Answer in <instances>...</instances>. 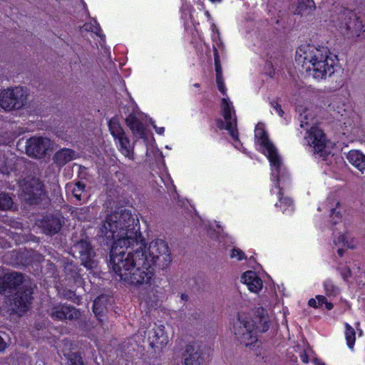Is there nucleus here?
<instances>
[{
    "instance_id": "obj_1",
    "label": "nucleus",
    "mask_w": 365,
    "mask_h": 365,
    "mask_svg": "<svg viewBox=\"0 0 365 365\" xmlns=\"http://www.w3.org/2000/svg\"><path fill=\"white\" fill-rule=\"evenodd\" d=\"M138 220L130 210H120L108 215L100 227L107 243L113 240L110 253V266L120 280L131 284H147L152 273L147 271L139 248L143 243L138 240Z\"/></svg>"
},
{
    "instance_id": "obj_2",
    "label": "nucleus",
    "mask_w": 365,
    "mask_h": 365,
    "mask_svg": "<svg viewBox=\"0 0 365 365\" xmlns=\"http://www.w3.org/2000/svg\"><path fill=\"white\" fill-rule=\"evenodd\" d=\"M255 139L257 150L264 154L270 163L272 182L270 192L272 195L276 194L279 199L275 207H279L284 214L290 215L294 210L293 201L288 197H283L281 187V185H284L289 180V174L276 148L269 141L263 123H259L256 125Z\"/></svg>"
},
{
    "instance_id": "obj_3",
    "label": "nucleus",
    "mask_w": 365,
    "mask_h": 365,
    "mask_svg": "<svg viewBox=\"0 0 365 365\" xmlns=\"http://www.w3.org/2000/svg\"><path fill=\"white\" fill-rule=\"evenodd\" d=\"M296 61L317 80L325 79L334 73L335 61L327 47L302 45L297 50Z\"/></svg>"
},
{
    "instance_id": "obj_4",
    "label": "nucleus",
    "mask_w": 365,
    "mask_h": 365,
    "mask_svg": "<svg viewBox=\"0 0 365 365\" xmlns=\"http://www.w3.org/2000/svg\"><path fill=\"white\" fill-rule=\"evenodd\" d=\"M269 329L266 311L259 307L252 313L241 312L233 325V332L237 340L246 346L256 342L257 331L264 332Z\"/></svg>"
},
{
    "instance_id": "obj_5",
    "label": "nucleus",
    "mask_w": 365,
    "mask_h": 365,
    "mask_svg": "<svg viewBox=\"0 0 365 365\" xmlns=\"http://www.w3.org/2000/svg\"><path fill=\"white\" fill-rule=\"evenodd\" d=\"M296 111L299 113L300 127L307 130L304 135L305 143L310 148H313L314 153L324 156L327 153V140L323 131L314 125V115L312 111L303 105H297Z\"/></svg>"
},
{
    "instance_id": "obj_6",
    "label": "nucleus",
    "mask_w": 365,
    "mask_h": 365,
    "mask_svg": "<svg viewBox=\"0 0 365 365\" xmlns=\"http://www.w3.org/2000/svg\"><path fill=\"white\" fill-rule=\"evenodd\" d=\"M138 240L143 243V247L139 248L140 253L143 254V261L147 262L145 267L153 276L152 266L158 262L161 266H166L171 261L170 254L168 244L163 240L157 239L150 242L148 250L138 231Z\"/></svg>"
},
{
    "instance_id": "obj_7",
    "label": "nucleus",
    "mask_w": 365,
    "mask_h": 365,
    "mask_svg": "<svg viewBox=\"0 0 365 365\" xmlns=\"http://www.w3.org/2000/svg\"><path fill=\"white\" fill-rule=\"evenodd\" d=\"M221 113L224 120L218 119L217 120V127L222 130H227L234 141V146L245 153V149L238 138V131L237 129V117L232 103L228 98H223L221 103Z\"/></svg>"
},
{
    "instance_id": "obj_8",
    "label": "nucleus",
    "mask_w": 365,
    "mask_h": 365,
    "mask_svg": "<svg viewBox=\"0 0 365 365\" xmlns=\"http://www.w3.org/2000/svg\"><path fill=\"white\" fill-rule=\"evenodd\" d=\"M26 98V93L22 87L3 90L0 92V107L5 110L19 108Z\"/></svg>"
},
{
    "instance_id": "obj_9",
    "label": "nucleus",
    "mask_w": 365,
    "mask_h": 365,
    "mask_svg": "<svg viewBox=\"0 0 365 365\" xmlns=\"http://www.w3.org/2000/svg\"><path fill=\"white\" fill-rule=\"evenodd\" d=\"M23 190V197L29 204H39L42 201H48L43 183L36 178L31 179L25 184Z\"/></svg>"
},
{
    "instance_id": "obj_10",
    "label": "nucleus",
    "mask_w": 365,
    "mask_h": 365,
    "mask_svg": "<svg viewBox=\"0 0 365 365\" xmlns=\"http://www.w3.org/2000/svg\"><path fill=\"white\" fill-rule=\"evenodd\" d=\"M51 147V140L47 138L34 136L26 142V153L34 158L43 157Z\"/></svg>"
},
{
    "instance_id": "obj_11",
    "label": "nucleus",
    "mask_w": 365,
    "mask_h": 365,
    "mask_svg": "<svg viewBox=\"0 0 365 365\" xmlns=\"http://www.w3.org/2000/svg\"><path fill=\"white\" fill-rule=\"evenodd\" d=\"M211 31H212V40L213 41V51H214V58H215V66L216 71V78H220L222 77V68L220 66V53H222L224 51V46L220 38V34L219 29L217 26L212 23L211 24Z\"/></svg>"
},
{
    "instance_id": "obj_12",
    "label": "nucleus",
    "mask_w": 365,
    "mask_h": 365,
    "mask_svg": "<svg viewBox=\"0 0 365 365\" xmlns=\"http://www.w3.org/2000/svg\"><path fill=\"white\" fill-rule=\"evenodd\" d=\"M24 287H19V290L14 299L13 310L19 315L24 313L29 309L31 299V288L28 287L23 290Z\"/></svg>"
},
{
    "instance_id": "obj_13",
    "label": "nucleus",
    "mask_w": 365,
    "mask_h": 365,
    "mask_svg": "<svg viewBox=\"0 0 365 365\" xmlns=\"http://www.w3.org/2000/svg\"><path fill=\"white\" fill-rule=\"evenodd\" d=\"M318 210L329 212L331 220L334 225L341 222V206L338 200L334 197H329L318 207Z\"/></svg>"
},
{
    "instance_id": "obj_14",
    "label": "nucleus",
    "mask_w": 365,
    "mask_h": 365,
    "mask_svg": "<svg viewBox=\"0 0 365 365\" xmlns=\"http://www.w3.org/2000/svg\"><path fill=\"white\" fill-rule=\"evenodd\" d=\"M53 319L58 320L73 319L80 317V312L72 307L59 304L53 307L49 311Z\"/></svg>"
},
{
    "instance_id": "obj_15",
    "label": "nucleus",
    "mask_w": 365,
    "mask_h": 365,
    "mask_svg": "<svg viewBox=\"0 0 365 365\" xmlns=\"http://www.w3.org/2000/svg\"><path fill=\"white\" fill-rule=\"evenodd\" d=\"M24 280V277L21 274L17 272L6 274L3 277H0V294L7 289H17Z\"/></svg>"
},
{
    "instance_id": "obj_16",
    "label": "nucleus",
    "mask_w": 365,
    "mask_h": 365,
    "mask_svg": "<svg viewBox=\"0 0 365 365\" xmlns=\"http://www.w3.org/2000/svg\"><path fill=\"white\" fill-rule=\"evenodd\" d=\"M150 346L154 348H163L168 343V336L163 325H155L148 336Z\"/></svg>"
},
{
    "instance_id": "obj_17",
    "label": "nucleus",
    "mask_w": 365,
    "mask_h": 365,
    "mask_svg": "<svg viewBox=\"0 0 365 365\" xmlns=\"http://www.w3.org/2000/svg\"><path fill=\"white\" fill-rule=\"evenodd\" d=\"M131 103L133 107V113L126 117V124L132 130L133 135L138 136L139 138H143L145 135L144 126L137 118V113L135 110L137 108V105L133 101H132Z\"/></svg>"
},
{
    "instance_id": "obj_18",
    "label": "nucleus",
    "mask_w": 365,
    "mask_h": 365,
    "mask_svg": "<svg viewBox=\"0 0 365 365\" xmlns=\"http://www.w3.org/2000/svg\"><path fill=\"white\" fill-rule=\"evenodd\" d=\"M241 282L247 285L248 289L258 293L263 287L261 278L253 271H247L241 277Z\"/></svg>"
},
{
    "instance_id": "obj_19",
    "label": "nucleus",
    "mask_w": 365,
    "mask_h": 365,
    "mask_svg": "<svg viewBox=\"0 0 365 365\" xmlns=\"http://www.w3.org/2000/svg\"><path fill=\"white\" fill-rule=\"evenodd\" d=\"M334 245L338 247L337 253L340 257L344 255V249H354L357 245V241L351 236L349 232L339 235L334 240Z\"/></svg>"
},
{
    "instance_id": "obj_20",
    "label": "nucleus",
    "mask_w": 365,
    "mask_h": 365,
    "mask_svg": "<svg viewBox=\"0 0 365 365\" xmlns=\"http://www.w3.org/2000/svg\"><path fill=\"white\" fill-rule=\"evenodd\" d=\"M204 361V356L199 347L188 345L185 354V365H201Z\"/></svg>"
},
{
    "instance_id": "obj_21",
    "label": "nucleus",
    "mask_w": 365,
    "mask_h": 365,
    "mask_svg": "<svg viewBox=\"0 0 365 365\" xmlns=\"http://www.w3.org/2000/svg\"><path fill=\"white\" fill-rule=\"evenodd\" d=\"M115 143L122 155L129 160H134V145L131 144L130 140L125 134L114 140Z\"/></svg>"
},
{
    "instance_id": "obj_22",
    "label": "nucleus",
    "mask_w": 365,
    "mask_h": 365,
    "mask_svg": "<svg viewBox=\"0 0 365 365\" xmlns=\"http://www.w3.org/2000/svg\"><path fill=\"white\" fill-rule=\"evenodd\" d=\"M41 226L43 232L46 235H53L58 232L61 228V223L59 218L53 216H46L41 221Z\"/></svg>"
},
{
    "instance_id": "obj_23",
    "label": "nucleus",
    "mask_w": 365,
    "mask_h": 365,
    "mask_svg": "<svg viewBox=\"0 0 365 365\" xmlns=\"http://www.w3.org/2000/svg\"><path fill=\"white\" fill-rule=\"evenodd\" d=\"M346 159L350 164L359 171L365 170V155L358 150H351L346 155Z\"/></svg>"
},
{
    "instance_id": "obj_24",
    "label": "nucleus",
    "mask_w": 365,
    "mask_h": 365,
    "mask_svg": "<svg viewBox=\"0 0 365 365\" xmlns=\"http://www.w3.org/2000/svg\"><path fill=\"white\" fill-rule=\"evenodd\" d=\"M85 251L81 250V259L82 264L88 269H92L96 267L97 262L93 259V250L89 245H86Z\"/></svg>"
},
{
    "instance_id": "obj_25",
    "label": "nucleus",
    "mask_w": 365,
    "mask_h": 365,
    "mask_svg": "<svg viewBox=\"0 0 365 365\" xmlns=\"http://www.w3.org/2000/svg\"><path fill=\"white\" fill-rule=\"evenodd\" d=\"M75 153L72 150L64 148L58 151L54 155V160L58 165H63L75 158Z\"/></svg>"
},
{
    "instance_id": "obj_26",
    "label": "nucleus",
    "mask_w": 365,
    "mask_h": 365,
    "mask_svg": "<svg viewBox=\"0 0 365 365\" xmlns=\"http://www.w3.org/2000/svg\"><path fill=\"white\" fill-rule=\"evenodd\" d=\"M308 304L313 308H319L324 305L327 310H331L334 308V304L329 302L325 296L319 294L317 295L315 298L310 299Z\"/></svg>"
},
{
    "instance_id": "obj_27",
    "label": "nucleus",
    "mask_w": 365,
    "mask_h": 365,
    "mask_svg": "<svg viewBox=\"0 0 365 365\" xmlns=\"http://www.w3.org/2000/svg\"><path fill=\"white\" fill-rule=\"evenodd\" d=\"M323 288L326 296L329 298L336 297L341 292L340 288L335 285L330 279H327L323 282Z\"/></svg>"
},
{
    "instance_id": "obj_28",
    "label": "nucleus",
    "mask_w": 365,
    "mask_h": 365,
    "mask_svg": "<svg viewBox=\"0 0 365 365\" xmlns=\"http://www.w3.org/2000/svg\"><path fill=\"white\" fill-rule=\"evenodd\" d=\"M108 127L114 140L125 134L116 118H113L109 120Z\"/></svg>"
},
{
    "instance_id": "obj_29",
    "label": "nucleus",
    "mask_w": 365,
    "mask_h": 365,
    "mask_svg": "<svg viewBox=\"0 0 365 365\" xmlns=\"http://www.w3.org/2000/svg\"><path fill=\"white\" fill-rule=\"evenodd\" d=\"M66 190L68 192H72L76 200H81L82 195L85 190V185L84 184L78 182L75 184L67 185Z\"/></svg>"
},
{
    "instance_id": "obj_30",
    "label": "nucleus",
    "mask_w": 365,
    "mask_h": 365,
    "mask_svg": "<svg viewBox=\"0 0 365 365\" xmlns=\"http://www.w3.org/2000/svg\"><path fill=\"white\" fill-rule=\"evenodd\" d=\"M344 327L346 344L351 350H353L356 340V331L348 323H345Z\"/></svg>"
},
{
    "instance_id": "obj_31",
    "label": "nucleus",
    "mask_w": 365,
    "mask_h": 365,
    "mask_svg": "<svg viewBox=\"0 0 365 365\" xmlns=\"http://www.w3.org/2000/svg\"><path fill=\"white\" fill-rule=\"evenodd\" d=\"M192 6L189 4H182L180 11L181 17L184 21L185 27L187 28L192 23Z\"/></svg>"
},
{
    "instance_id": "obj_32",
    "label": "nucleus",
    "mask_w": 365,
    "mask_h": 365,
    "mask_svg": "<svg viewBox=\"0 0 365 365\" xmlns=\"http://www.w3.org/2000/svg\"><path fill=\"white\" fill-rule=\"evenodd\" d=\"M300 358L305 364L312 361L314 365H325V364L322 362L319 359L315 358L313 356L312 351L309 349L304 350V352L301 354Z\"/></svg>"
},
{
    "instance_id": "obj_33",
    "label": "nucleus",
    "mask_w": 365,
    "mask_h": 365,
    "mask_svg": "<svg viewBox=\"0 0 365 365\" xmlns=\"http://www.w3.org/2000/svg\"><path fill=\"white\" fill-rule=\"evenodd\" d=\"M346 29L356 36H359L364 31V25L362 24V22L359 21V18L355 19L354 25L353 26L351 24H346Z\"/></svg>"
},
{
    "instance_id": "obj_34",
    "label": "nucleus",
    "mask_w": 365,
    "mask_h": 365,
    "mask_svg": "<svg viewBox=\"0 0 365 365\" xmlns=\"http://www.w3.org/2000/svg\"><path fill=\"white\" fill-rule=\"evenodd\" d=\"M13 205V200L11 197L7 194H0V209L1 210H9Z\"/></svg>"
},
{
    "instance_id": "obj_35",
    "label": "nucleus",
    "mask_w": 365,
    "mask_h": 365,
    "mask_svg": "<svg viewBox=\"0 0 365 365\" xmlns=\"http://www.w3.org/2000/svg\"><path fill=\"white\" fill-rule=\"evenodd\" d=\"M83 27L86 31L93 32L99 36H101L100 25L96 20H93L90 23L85 24Z\"/></svg>"
},
{
    "instance_id": "obj_36",
    "label": "nucleus",
    "mask_w": 365,
    "mask_h": 365,
    "mask_svg": "<svg viewBox=\"0 0 365 365\" xmlns=\"http://www.w3.org/2000/svg\"><path fill=\"white\" fill-rule=\"evenodd\" d=\"M299 8L302 10L306 9L314 10L316 6L313 0H299Z\"/></svg>"
},
{
    "instance_id": "obj_37",
    "label": "nucleus",
    "mask_w": 365,
    "mask_h": 365,
    "mask_svg": "<svg viewBox=\"0 0 365 365\" xmlns=\"http://www.w3.org/2000/svg\"><path fill=\"white\" fill-rule=\"evenodd\" d=\"M161 180L170 192H171L172 190L175 191V187L173 185L171 178L168 175L165 174L163 176H161Z\"/></svg>"
},
{
    "instance_id": "obj_38",
    "label": "nucleus",
    "mask_w": 365,
    "mask_h": 365,
    "mask_svg": "<svg viewBox=\"0 0 365 365\" xmlns=\"http://www.w3.org/2000/svg\"><path fill=\"white\" fill-rule=\"evenodd\" d=\"M69 365H85L83 362L81 356L73 354L69 358Z\"/></svg>"
},
{
    "instance_id": "obj_39",
    "label": "nucleus",
    "mask_w": 365,
    "mask_h": 365,
    "mask_svg": "<svg viewBox=\"0 0 365 365\" xmlns=\"http://www.w3.org/2000/svg\"><path fill=\"white\" fill-rule=\"evenodd\" d=\"M230 257L232 259H237V260H242L245 257V255L240 249L234 248L231 252Z\"/></svg>"
},
{
    "instance_id": "obj_40",
    "label": "nucleus",
    "mask_w": 365,
    "mask_h": 365,
    "mask_svg": "<svg viewBox=\"0 0 365 365\" xmlns=\"http://www.w3.org/2000/svg\"><path fill=\"white\" fill-rule=\"evenodd\" d=\"M339 271L344 281H347L351 275V270L348 267H339Z\"/></svg>"
},
{
    "instance_id": "obj_41",
    "label": "nucleus",
    "mask_w": 365,
    "mask_h": 365,
    "mask_svg": "<svg viewBox=\"0 0 365 365\" xmlns=\"http://www.w3.org/2000/svg\"><path fill=\"white\" fill-rule=\"evenodd\" d=\"M65 269L67 272H73V274H72V277L73 278H77L78 277H80V274L78 273V267H76L75 265H73L72 263L71 264H68L66 267H65Z\"/></svg>"
},
{
    "instance_id": "obj_42",
    "label": "nucleus",
    "mask_w": 365,
    "mask_h": 365,
    "mask_svg": "<svg viewBox=\"0 0 365 365\" xmlns=\"http://www.w3.org/2000/svg\"><path fill=\"white\" fill-rule=\"evenodd\" d=\"M216 82H217V88H218V90L223 94V95H225L226 93V88H225V86L222 81V78H216Z\"/></svg>"
},
{
    "instance_id": "obj_43",
    "label": "nucleus",
    "mask_w": 365,
    "mask_h": 365,
    "mask_svg": "<svg viewBox=\"0 0 365 365\" xmlns=\"http://www.w3.org/2000/svg\"><path fill=\"white\" fill-rule=\"evenodd\" d=\"M272 106L276 113H277L279 116L282 117L284 111L282 110L281 106L278 104L277 102L272 103Z\"/></svg>"
},
{
    "instance_id": "obj_44",
    "label": "nucleus",
    "mask_w": 365,
    "mask_h": 365,
    "mask_svg": "<svg viewBox=\"0 0 365 365\" xmlns=\"http://www.w3.org/2000/svg\"><path fill=\"white\" fill-rule=\"evenodd\" d=\"M99 302H100V299H96L94 300L93 304V312L95 313L96 315H99L101 312V310H99L98 307Z\"/></svg>"
},
{
    "instance_id": "obj_45",
    "label": "nucleus",
    "mask_w": 365,
    "mask_h": 365,
    "mask_svg": "<svg viewBox=\"0 0 365 365\" xmlns=\"http://www.w3.org/2000/svg\"><path fill=\"white\" fill-rule=\"evenodd\" d=\"M153 126L155 130V132L159 135H163L165 132V128L164 127H158L155 125L153 123Z\"/></svg>"
},
{
    "instance_id": "obj_46",
    "label": "nucleus",
    "mask_w": 365,
    "mask_h": 365,
    "mask_svg": "<svg viewBox=\"0 0 365 365\" xmlns=\"http://www.w3.org/2000/svg\"><path fill=\"white\" fill-rule=\"evenodd\" d=\"M6 347V343L4 339L0 336V351H3Z\"/></svg>"
},
{
    "instance_id": "obj_47",
    "label": "nucleus",
    "mask_w": 365,
    "mask_h": 365,
    "mask_svg": "<svg viewBox=\"0 0 365 365\" xmlns=\"http://www.w3.org/2000/svg\"><path fill=\"white\" fill-rule=\"evenodd\" d=\"M73 296H75V294L73 292H68V294H63V297L67 299H72Z\"/></svg>"
},
{
    "instance_id": "obj_48",
    "label": "nucleus",
    "mask_w": 365,
    "mask_h": 365,
    "mask_svg": "<svg viewBox=\"0 0 365 365\" xmlns=\"http://www.w3.org/2000/svg\"><path fill=\"white\" fill-rule=\"evenodd\" d=\"M202 223L205 225V227L207 229V232H210V227H208V226L210 227V222H208L207 224L206 222H203Z\"/></svg>"
},
{
    "instance_id": "obj_49",
    "label": "nucleus",
    "mask_w": 365,
    "mask_h": 365,
    "mask_svg": "<svg viewBox=\"0 0 365 365\" xmlns=\"http://www.w3.org/2000/svg\"><path fill=\"white\" fill-rule=\"evenodd\" d=\"M298 9H299V11H298V14H300V11H302V9H300L299 7H298ZM307 10H309L310 11H312L313 10H310L309 9H303V11H307Z\"/></svg>"
},
{
    "instance_id": "obj_50",
    "label": "nucleus",
    "mask_w": 365,
    "mask_h": 365,
    "mask_svg": "<svg viewBox=\"0 0 365 365\" xmlns=\"http://www.w3.org/2000/svg\"><path fill=\"white\" fill-rule=\"evenodd\" d=\"M205 15H206V16H207V18H209V19L210 18V13H209L207 11H205Z\"/></svg>"
},
{
    "instance_id": "obj_51",
    "label": "nucleus",
    "mask_w": 365,
    "mask_h": 365,
    "mask_svg": "<svg viewBox=\"0 0 365 365\" xmlns=\"http://www.w3.org/2000/svg\"><path fill=\"white\" fill-rule=\"evenodd\" d=\"M186 297H186L185 294H182V295H181V298H182V299H183V300H184V299H186Z\"/></svg>"
},
{
    "instance_id": "obj_52",
    "label": "nucleus",
    "mask_w": 365,
    "mask_h": 365,
    "mask_svg": "<svg viewBox=\"0 0 365 365\" xmlns=\"http://www.w3.org/2000/svg\"><path fill=\"white\" fill-rule=\"evenodd\" d=\"M358 331H359V336H361V334H362V331H361V329H358Z\"/></svg>"
},
{
    "instance_id": "obj_53",
    "label": "nucleus",
    "mask_w": 365,
    "mask_h": 365,
    "mask_svg": "<svg viewBox=\"0 0 365 365\" xmlns=\"http://www.w3.org/2000/svg\"><path fill=\"white\" fill-rule=\"evenodd\" d=\"M212 2H220L222 0H210Z\"/></svg>"
},
{
    "instance_id": "obj_54",
    "label": "nucleus",
    "mask_w": 365,
    "mask_h": 365,
    "mask_svg": "<svg viewBox=\"0 0 365 365\" xmlns=\"http://www.w3.org/2000/svg\"><path fill=\"white\" fill-rule=\"evenodd\" d=\"M194 86H195V87L198 88V87L200 86V85H199L198 83H195V84H194Z\"/></svg>"
},
{
    "instance_id": "obj_55",
    "label": "nucleus",
    "mask_w": 365,
    "mask_h": 365,
    "mask_svg": "<svg viewBox=\"0 0 365 365\" xmlns=\"http://www.w3.org/2000/svg\"><path fill=\"white\" fill-rule=\"evenodd\" d=\"M216 227H217L218 229H220V228H221L220 225H218V224H216Z\"/></svg>"
},
{
    "instance_id": "obj_56",
    "label": "nucleus",
    "mask_w": 365,
    "mask_h": 365,
    "mask_svg": "<svg viewBox=\"0 0 365 365\" xmlns=\"http://www.w3.org/2000/svg\"><path fill=\"white\" fill-rule=\"evenodd\" d=\"M217 233H219V236H217V238H219L220 236L222 237V236L220 235V231H217Z\"/></svg>"
},
{
    "instance_id": "obj_57",
    "label": "nucleus",
    "mask_w": 365,
    "mask_h": 365,
    "mask_svg": "<svg viewBox=\"0 0 365 365\" xmlns=\"http://www.w3.org/2000/svg\"><path fill=\"white\" fill-rule=\"evenodd\" d=\"M210 237H214L212 236V233H210Z\"/></svg>"
}]
</instances>
